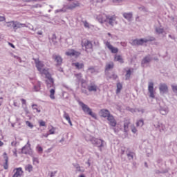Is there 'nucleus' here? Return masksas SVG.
I'll return each instance as SVG.
<instances>
[{"label": "nucleus", "instance_id": "obj_26", "mask_svg": "<svg viewBox=\"0 0 177 177\" xmlns=\"http://www.w3.org/2000/svg\"><path fill=\"white\" fill-rule=\"evenodd\" d=\"M63 117L64 118H65V120H66V121H68L69 125H71V127H73V123L71 122L70 115H68V113H67L66 112H64Z\"/></svg>", "mask_w": 177, "mask_h": 177}, {"label": "nucleus", "instance_id": "obj_18", "mask_svg": "<svg viewBox=\"0 0 177 177\" xmlns=\"http://www.w3.org/2000/svg\"><path fill=\"white\" fill-rule=\"evenodd\" d=\"M66 56H80V52L75 51L74 49L68 50L66 52Z\"/></svg>", "mask_w": 177, "mask_h": 177}, {"label": "nucleus", "instance_id": "obj_23", "mask_svg": "<svg viewBox=\"0 0 177 177\" xmlns=\"http://www.w3.org/2000/svg\"><path fill=\"white\" fill-rule=\"evenodd\" d=\"M80 6V3L78 1L73 2L71 4L66 6V9H69L70 10H73V9H75V8Z\"/></svg>", "mask_w": 177, "mask_h": 177}, {"label": "nucleus", "instance_id": "obj_32", "mask_svg": "<svg viewBox=\"0 0 177 177\" xmlns=\"http://www.w3.org/2000/svg\"><path fill=\"white\" fill-rule=\"evenodd\" d=\"M6 26L9 28H13L15 30V21L6 22Z\"/></svg>", "mask_w": 177, "mask_h": 177}, {"label": "nucleus", "instance_id": "obj_30", "mask_svg": "<svg viewBox=\"0 0 177 177\" xmlns=\"http://www.w3.org/2000/svg\"><path fill=\"white\" fill-rule=\"evenodd\" d=\"M74 168H75L77 172H84L85 169H82L81 166L78 164L73 165Z\"/></svg>", "mask_w": 177, "mask_h": 177}, {"label": "nucleus", "instance_id": "obj_52", "mask_svg": "<svg viewBox=\"0 0 177 177\" xmlns=\"http://www.w3.org/2000/svg\"><path fill=\"white\" fill-rule=\"evenodd\" d=\"M56 174H57V171H56L50 172V177L56 176Z\"/></svg>", "mask_w": 177, "mask_h": 177}, {"label": "nucleus", "instance_id": "obj_17", "mask_svg": "<svg viewBox=\"0 0 177 177\" xmlns=\"http://www.w3.org/2000/svg\"><path fill=\"white\" fill-rule=\"evenodd\" d=\"M46 84L48 88H53V86H55V81L53 80V78H52V76L50 77H47V80H46Z\"/></svg>", "mask_w": 177, "mask_h": 177}, {"label": "nucleus", "instance_id": "obj_57", "mask_svg": "<svg viewBox=\"0 0 177 177\" xmlns=\"http://www.w3.org/2000/svg\"><path fill=\"white\" fill-rule=\"evenodd\" d=\"M113 2L115 3H121L122 2H124V0H113Z\"/></svg>", "mask_w": 177, "mask_h": 177}, {"label": "nucleus", "instance_id": "obj_51", "mask_svg": "<svg viewBox=\"0 0 177 177\" xmlns=\"http://www.w3.org/2000/svg\"><path fill=\"white\" fill-rule=\"evenodd\" d=\"M40 87H41V86H39V84L37 85V86H34V91H35V92L39 91Z\"/></svg>", "mask_w": 177, "mask_h": 177}, {"label": "nucleus", "instance_id": "obj_19", "mask_svg": "<svg viewBox=\"0 0 177 177\" xmlns=\"http://www.w3.org/2000/svg\"><path fill=\"white\" fill-rule=\"evenodd\" d=\"M107 120L109 121L111 127H115V125H117V121H115V119H114V116H113V115L109 116L107 118Z\"/></svg>", "mask_w": 177, "mask_h": 177}, {"label": "nucleus", "instance_id": "obj_45", "mask_svg": "<svg viewBox=\"0 0 177 177\" xmlns=\"http://www.w3.org/2000/svg\"><path fill=\"white\" fill-rule=\"evenodd\" d=\"M4 169H8L9 168V165H8V158L5 159V162L3 163Z\"/></svg>", "mask_w": 177, "mask_h": 177}, {"label": "nucleus", "instance_id": "obj_35", "mask_svg": "<svg viewBox=\"0 0 177 177\" xmlns=\"http://www.w3.org/2000/svg\"><path fill=\"white\" fill-rule=\"evenodd\" d=\"M93 138H95V137L91 136V135H86L85 136V139H86V142H91V143H92Z\"/></svg>", "mask_w": 177, "mask_h": 177}, {"label": "nucleus", "instance_id": "obj_36", "mask_svg": "<svg viewBox=\"0 0 177 177\" xmlns=\"http://www.w3.org/2000/svg\"><path fill=\"white\" fill-rule=\"evenodd\" d=\"M48 129L49 135H55V131H56V129H55V127L50 126L48 127Z\"/></svg>", "mask_w": 177, "mask_h": 177}, {"label": "nucleus", "instance_id": "obj_22", "mask_svg": "<svg viewBox=\"0 0 177 177\" xmlns=\"http://www.w3.org/2000/svg\"><path fill=\"white\" fill-rule=\"evenodd\" d=\"M126 154H127V158L129 161H131V160H133V158H135L136 154L133 151L127 150L126 151Z\"/></svg>", "mask_w": 177, "mask_h": 177}, {"label": "nucleus", "instance_id": "obj_12", "mask_svg": "<svg viewBox=\"0 0 177 177\" xmlns=\"http://www.w3.org/2000/svg\"><path fill=\"white\" fill-rule=\"evenodd\" d=\"M53 59H54L55 62H56V66H62V63H63V58H62L60 55L54 54L53 55Z\"/></svg>", "mask_w": 177, "mask_h": 177}, {"label": "nucleus", "instance_id": "obj_56", "mask_svg": "<svg viewBox=\"0 0 177 177\" xmlns=\"http://www.w3.org/2000/svg\"><path fill=\"white\" fill-rule=\"evenodd\" d=\"M137 113H141V114H143V113H145V109H137Z\"/></svg>", "mask_w": 177, "mask_h": 177}, {"label": "nucleus", "instance_id": "obj_29", "mask_svg": "<svg viewBox=\"0 0 177 177\" xmlns=\"http://www.w3.org/2000/svg\"><path fill=\"white\" fill-rule=\"evenodd\" d=\"M34 167H32L31 164H28L25 166V171H27V172L31 173Z\"/></svg>", "mask_w": 177, "mask_h": 177}, {"label": "nucleus", "instance_id": "obj_58", "mask_svg": "<svg viewBox=\"0 0 177 177\" xmlns=\"http://www.w3.org/2000/svg\"><path fill=\"white\" fill-rule=\"evenodd\" d=\"M129 110L131 111V113H137V109L131 108Z\"/></svg>", "mask_w": 177, "mask_h": 177}, {"label": "nucleus", "instance_id": "obj_1", "mask_svg": "<svg viewBox=\"0 0 177 177\" xmlns=\"http://www.w3.org/2000/svg\"><path fill=\"white\" fill-rule=\"evenodd\" d=\"M95 19L97 21H99L100 24H104L105 23L106 26H117V17L115 15H107L104 13L99 14L95 16Z\"/></svg>", "mask_w": 177, "mask_h": 177}, {"label": "nucleus", "instance_id": "obj_49", "mask_svg": "<svg viewBox=\"0 0 177 177\" xmlns=\"http://www.w3.org/2000/svg\"><path fill=\"white\" fill-rule=\"evenodd\" d=\"M26 124L29 127V128H34V125H32V124H31V122H30V121H26Z\"/></svg>", "mask_w": 177, "mask_h": 177}, {"label": "nucleus", "instance_id": "obj_4", "mask_svg": "<svg viewBox=\"0 0 177 177\" xmlns=\"http://www.w3.org/2000/svg\"><path fill=\"white\" fill-rule=\"evenodd\" d=\"M91 143L94 146H96V147H98L100 151H103V149H104V147L107 146L106 141L102 139H99L96 138H93V141L91 142Z\"/></svg>", "mask_w": 177, "mask_h": 177}, {"label": "nucleus", "instance_id": "obj_16", "mask_svg": "<svg viewBox=\"0 0 177 177\" xmlns=\"http://www.w3.org/2000/svg\"><path fill=\"white\" fill-rule=\"evenodd\" d=\"M88 91L89 92H97V86L95 82H91L88 86H87Z\"/></svg>", "mask_w": 177, "mask_h": 177}, {"label": "nucleus", "instance_id": "obj_8", "mask_svg": "<svg viewBox=\"0 0 177 177\" xmlns=\"http://www.w3.org/2000/svg\"><path fill=\"white\" fill-rule=\"evenodd\" d=\"M104 45L111 52V53H118V48L113 46L109 41H104Z\"/></svg>", "mask_w": 177, "mask_h": 177}, {"label": "nucleus", "instance_id": "obj_64", "mask_svg": "<svg viewBox=\"0 0 177 177\" xmlns=\"http://www.w3.org/2000/svg\"><path fill=\"white\" fill-rule=\"evenodd\" d=\"M86 164H87L88 167H91V160L88 159L87 162H86Z\"/></svg>", "mask_w": 177, "mask_h": 177}, {"label": "nucleus", "instance_id": "obj_44", "mask_svg": "<svg viewBox=\"0 0 177 177\" xmlns=\"http://www.w3.org/2000/svg\"><path fill=\"white\" fill-rule=\"evenodd\" d=\"M88 71V73H91V74H95V73H96V70L93 67H89Z\"/></svg>", "mask_w": 177, "mask_h": 177}, {"label": "nucleus", "instance_id": "obj_13", "mask_svg": "<svg viewBox=\"0 0 177 177\" xmlns=\"http://www.w3.org/2000/svg\"><path fill=\"white\" fill-rule=\"evenodd\" d=\"M15 174H13L12 177H21L23 175V169L21 167L15 168L14 169Z\"/></svg>", "mask_w": 177, "mask_h": 177}, {"label": "nucleus", "instance_id": "obj_50", "mask_svg": "<svg viewBox=\"0 0 177 177\" xmlns=\"http://www.w3.org/2000/svg\"><path fill=\"white\" fill-rule=\"evenodd\" d=\"M172 91L174 93H177V86L176 85H171Z\"/></svg>", "mask_w": 177, "mask_h": 177}, {"label": "nucleus", "instance_id": "obj_60", "mask_svg": "<svg viewBox=\"0 0 177 177\" xmlns=\"http://www.w3.org/2000/svg\"><path fill=\"white\" fill-rule=\"evenodd\" d=\"M6 18L5 17L0 16V21H5Z\"/></svg>", "mask_w": 177, "mask_h": 177}, {"label": "nucleus", "instance_id": "obj_41", "mask_svg": "<svg viewBox=\"0 0 177 177\" xmlns=\"http://www.w3.org/2000/svg\"><path fill=\"white\" fill-rule=\"evenodd\" d=\"M138 9L140 10V12H149V10H147V8H146L145 6H141L138 7Z\"/></svg>", "mask_w": 177, "mask_h": 177}, {"label": "nucleus", "instance_id": "obj_6", "mask_svg": "<svg viewBox=\"0 0 177 177\" xmlns=\"http://www.w3.org/2000/svg\"><path fill=\"white\" fill-rule=\"evenodd\" d=\"M148 91L149 93V97L154 99L156 95H154V83H153V82H149L148 83Z\"/></svg>", "mask_w": 177, "mask_h": 177}, {"label": "nucleus", "instance_id": "obj_11", "mask_svg": "<svg viewBox=\"0 0 177 177\" xmlns=\"http://www.w3.org/2000/svg\"><path fill=\"white\" fill-rule=\"evenodd\" d=\"M154 128L158 129L159 132H165V125L162 123L158 122L157 123L153 124Z\"/></svg>", "mask_w": 177, "mask_h": 177}, {"label": "nucleus", "instance_id": "obj_9", "mask_svg": "<svg viewBox=\"0 0 177 177\" xmlns=\"http://www.w3.org/2000/svg\"><path fill=\"white\" fill-rule=\"evenodd\" d=\"M35 60V66L39 72L41 71L44 67H45V64H44V62L42 61H39L38 59H33Z\"/></svg>", "mask_w": 177, "mask_h": 177}, {"label": "nucleus", "instance_id": "obj_42", "mask_svg": "<svg viewBox=\"0 0 177 177\" xmlns=\"http://www.w3.org/2000/svg\"><path fill=\"white\" fill-rule=\"evenodd\" d=\"M32 163L33 165H37V164H39V160L38 158L32 157Z\"/></svg>", "mask_w": 177, "mask_h": 177}, {"label": "nucleus", "instance_id": "obj_28", "mask_svg": "<svg viewBox=\"0 0 177 177\" xmlns=\"http://www.w3.org/2000/svg\"><path fill=\"white\" fill-rule=\"evenodd\" d=\"M155 31L156 33L158 34H164L165 30H164V28H162V26H156L155 27Z\"/></svg>", "mask_w": 177, "mask_h": 177}, {"label": "nucleus", "instance_id": "obj_24", "mask_svg": "<svg viewBox=\"0 0 177 177\" xmlns=\"http://www.w3.org/2000/svg\"><path fill=\"white\" fill-rule=\"evenodd\" d=\"M72 66H74L77 70H82L84 67V63L82 62H75L72 64Z\"/></svg>", "mask_w": 177, "mask_h": 177}, {"label": "nucleus", "instance_id": "obj_47", "mask_svg": "<svg viewBox=\"0 0 177 177\" xmlns=\"http://www.w3.org/2000/svg\"><path fill=\"white\" fill-rule=\"evenodd\" d=\"M56 35L53 34L51 40L53 41L54 45H56V44H57V41H56Z\"/></svg>", "mask_w": 177, "mask_h": 177}, {"label": "nucleus", "instance_id": "obj_15", "mask_svg": "<svg viewBox=\"0 0 177 177\" xmlns=\"http://www.w3.org/2000/svg\"><path fill=\"white\" fill-rule=\"evenodd\" d=\"M158 110L162 115H167V114L169 113V109L167 108V106H160Z\"/></svg>", "mask_w": 177, "mask_h": 177}, {"label": "nucleus", "instance_id": "obj_27", "mask_svg": "<svg viewBox=\"0 0 177 177\" xmlns=\"http://www.w3.org/2000/svg\"><path fill=\"white\" fill-rule=\"evenodd\" d=\"M122 16L127 20L131 21V19H132V16H133V15L132 12H124Z\"/></svg>", "mask_w": 177, "mask_h": 177}, {"label": "nucleus", "instance_id": "obj_39", "mask_svg": "<svg viewBox=\"0 0 177 177\" xmlns=\"http://www.w3.org/2000/svg\"><path fill=\"white\" fill-rule=\"evenodd\" d=\"M121 89H122V84H121V83H118L116 93H120V92H121Z\"/></svg>", "mask_w": 177, "mask_h": 177}, {"label": "nucleus", "instance_id": "obj_46", "mask_svg": "<svg viewBox=\"0 0 177 177\" xmlns=\"http://www.w3.org/2000/svg\"><path fill=\"white\" fill-rule=\"evenodd\" d=\"M131 74V69H129V70L127 71V73H126V75H125L126 80H128L129 78H130Z\"/></svg>", "mask_w": 177, "mask_h": 177}, {"label": "nucleus", "instance_id": "obj_40", "mask_svg": "<svg viewBox=\"0 0 177 177\" xmlns=\"http://www.w3.org/2000/svg\"><path fill=\"white\" fill-rule=\"evenodd\" d=\"M108 78L110 80H116L118 78V76L115 73H113L111 75H107Z\"/></svg>", "mask_w": 177, "mask_h": 177}, {"label": "nucleus", "instance_id": "obj_20", "mask_svg": "<svg viewBox=\"0 0 177 177\" xmlns=\"http://www.w3.org/2000/svg\"><path fill=\"white\" fill-rule=\"evenodd\" d=\"M39 73H40L41 75H45L46 78H50V77H52V75L49 73V69L48 68H44L41 71H40Z\"/></svg>", "mask_w": 177, "mask_h": 177}, {"label": "nucleus", "instance_id": "obj_31", "mask_svg": "<svg viewBox=\"0 0 177 177\" xmlns=\"http://www.w3.org/2000/svg\"><path fill=\"white\" fill-rule=\"evenodd\" d=\"M114 68V63L110 62L109 64H107L105 67L106 71H109Z\"/></svg>", "mask_w": 177, "mask_h": 177}, {"label": "nucleus", "instance_id": "obj_43", "mask_svg": "<svg viewBox=\"0 0 177 177\" xmlns=\"http://www.w3.org/2000/svg\"><path fill=\"white\" fill-rule=\"evenodd\" d=\"M37 107H38V105H37V104H32V110H36L37 113H41V109H39Z\"/></svg>", "mask_w": 177, "mask_h": 177}, {"label": "nucleus", "instance_id": "obj_54", "mask_svg": "<svg viewBox=\"0 0 177 177\" xmlns=\"http://www.w3.org/2000/svg\"><path fill=\"white\" fill-rule=\"evenodd\" d=\"M39 124L40 127H45V125H46L45 122H44L43 120H39Z\"/></svg>", "mask_w": 177, "mask_h": 177}, {"label": "nucleus", "instance_id": "obj_55", "mask_svg": "<svg viewBox=\"0 0 177 177\" xmlns=\"http://www.w3.org/2000/svg\"><path fill=\"white\" fill-rule=\"evenodd\" d=\"M48 136H49V133H45V134H41L40 136V138H41V139H44V138H48Z\"/></svg>", "mask_w": 177, "mask_h": 177}, {"label": "nucleus", "instance_id": "obj_2", "mask_svg": "<svg viewBox=\"0 0 177 177\" xmlns=\"http://www.w3.org/2000/svg\"><path fill=\"white\" fill-rule=\"evenodd\" d=\"M77 102L78 104L82 107V109L85 114H88V115H91V117H92L95 120H97V115H96V113L92 111V109L89 108L88 105L84 104L82 101L78 100Z\"/></svg>", "mask_w": 177, "mask_h": 177}, {"label": "nucleus", "instance_id": "obj_3", "mask_svg": "<svg viewBox=\"0 0 177 177\" xmlns=\"http://www.w3.org/2000/svg\"><path fill=\"white\" fill-rule=\"evenodd\" d=\"M156 39L151 36H148L145 38L142 39H135L131 41V45L133 46H142L143 44H147V42H151V41H154Z\"/></svg>", "mask_w": 177, "mask_h": 177}, {"label": "nucleus", "instance_id": "obj_33", "mask_svg": "<svg viewBox=\"0 0 177 177\" xmlns=\"http://www.w3.org/2000/svg\"><path fill=\"white\" fill-rule=\"evenodd\" d=\"M115 62H119V63H124V59L121 55H115Z\"/></svg>", "mask_w": 177, "mask_h": 177}, {"label": "nucleus", "instance_id": "obj_34", "mask_svg": "<svg viewBox=\"0 0 177 177\" xmlns=\"http://www.w3.org/2000/svg\"><path fill=\"white\" fill-rule=\"evenodd\" d=\"M75 77L77 78L78 82H82V81H83L82 73H76L75 74Z\"/></svg>", "mask_w": 177, "mask_h": 177}, {"label": "nucleus", "instance_id": "obj_38", "mask_svg": "<svg viewBox=\"0 0 177 177\" xmlns=\"http://www.w3.org/2000/svg\"><path fill=\"white\" fill-rule=\"evenodd\" d=\"M55 88H51L50 90V97L52 100L55 99Z\"/></svg>", "mask_w": 177, "mask_h": 177}, {"label": "nucleus", "instance_id": "obj_21", "mask_svg": "<svg viewBox=\"0 0 177 177\" xmlns=\"http://www.w3.org/2000/svg\"><path fill=\"white\" fill-rule=\"evenodd\" d=\"M159 91L160 93H167L168 92V86L165 84H160Z\"/></svg>", "mask_w": 177, "mask_h": 177}, {"label": "nucleus", "instance_id": "obj_37", "mask_svg": "<svg viewBox=\"0 0 177 177\" xmlns=\"http://www.w3.org/2000/svg\"><path fill=\"white\" fill-rule=\"evenodd\" d=\"M144 124H145V122L143 121L142 119L137 121L136 122V127H139L140 128H142V127H143Z\"/></svg>", "mask_w": 177, "mask_h": 177}, {"label": "nucleus", "instance_id": "obj_14", "mask_svg": "<svg viewBox=\"0 0 177 177\" xmlns=\"http://www.w3.org/2000/svg\"><path fill=\"white\" fill-rule=\"evenodd\" d=\"M100 117H103L104 118H108L111 114H110V111L107 109H101L99 112Z\"/></svg>", "mask_w": 177, "mask_h": 177}, {"label": "nucleus", "instance_id": "obj_48", "mask_svg": "<svg viewBox=\"0 0 177 177\" xmlns=\"http://www.w3.org/2000/svg\"><path fill=\"white\" fill-rule=\"evenodd\" d=\"M38 153H40V154H41V153L44 151V149L41 148V146L37 145V147H36Z\"/></svg>", "mask_w": 177, "mask_h": 177}, {"label": "nucleus", "instance_id": "obj_59", "mask_svg": "<svg viewBox=\"0 0 177 177\" xmlns=\"http://www.w3.org/2000/svg\"><path fill=\"white\" fill-rule=\"evenodd\" d=\"M131 131L133 132V133H136V132H138V130L136 129V127H133L131 129Z\"/></svg>", "mask_w": 177, "mask_h": 177}, {"label": "nucleus", "instance_id": "obj_5", "mask_svg": "<svg viewBox=\"0 0 177 177\" xmlns=\"http://www.w3.org/2000/svg\"><path fill=\"white\" fill-rule=\"evenodd\" d=\"M22 154H32V149H31V145L28 142L24 147L21 149Z\"/></svg>", "mask_w": 177, "mask_h": 177}, {"label": "nucleus", "instance_id": "obj_7", "mask_svg": "<svg viewBox=\"0 0 177 177\" xmlns=\"http://www.w3.org/2000/svg\"><path fill=\"white\" fill-rule=\"evenodd\" d=\"M82 48H85L86 50H88V49H92V42L87 39H83L82 41Z\"/></svg>", "mask_w": 177, "mask_h": 177}, {"label": "nucleus", "instance_id": "obj_53", "mask_svg": "<svg viewBox=\"0 0 177 177\" xmlns=\"http://www.w3.org/2000/svg\"><path fill=\"white\" fill-rule=\"evenodd\" d=\"M128 125H129V124L128 122H125L124 124V131L127 132V129H128Z\"/></svg>", "mask_w": 177, "mask_h": 177}, {"label": "nucleus", "instance_id": "obj_63", "mask_svg": "<svg viewBox=\"0 0 177 177\" xmlns=\"http://www.w3.org/2000/svg\"><path fill=\"white\" fill-rule=\"evenodd\" d=\"M21 103H22V104H26V100L25 99H21Z\"/></svg>", "mask_w": 177, "mask_h": 177}, {"label": "nucleus", "instance_id": "obj_61", "mask_svg": "<svg viewBox=\"0 0 177 177\" xmlns=\"http://www.w3.org/2000/svg\"><path fill=\"white\" fill-rule=\"evenodd\" d=\"M84 27L89 28V24L87 21H84Z\"/></svg>", "mask_w": 177, "mask_h": 177}, {"label": "nucleus", "instance_id": "obj_62", "mask_svg": "<svg viewBox=\"0 0 177 177\" xmlns=\"http://www.w3.org/2000/svg\"><path fill=\"white\" fill-rule=\"evenodd\" d=\"M60 12H66V10H64L63 9H59V10H55V13H59Z\"/></svg>", "mask_w": 177, "mask_h": 177}, {"label": "nucleus", "instance_id": "obj_25", "mask_svg": "<svg viewBox=\"0 0 177 177\" xmlns=\"http://www.w3.org/2000/svg\"><path fill=\"white\" fill-rule=\"evenodd\" d=\"M26 27L25 24H21L19 21H15L14 30H18V28H23Z\"/></svg>", "mask_w": 177, "mask_h": 177}, {"label": "nucleus", "instance_id": "obj_10", "mask_svg": "<svg viewBox=\"0 0 177 177\" xmlns=\"http://www.w3.org/2000/svg\"><path fill=\"white\" fill-rule=\"evenodd\" d=\"M151 59H152L151 55H148L145 56L141 61V66L142 67H146V66H147V64H149V63L151 62Z\"/></svg>", "mask_w": 177, "mask_h": 177}]
</instances>
